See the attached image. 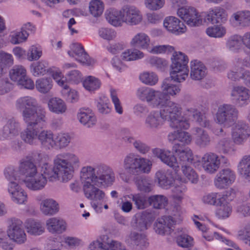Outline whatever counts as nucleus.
I'll use <instances>...</instances> for the list:
<instances>
[{
	"mask_svg": "<svg viewBox=\"0 0 250 250\" xmlns=\"http://www.w3.org/2000/svg\"><path fill=\"white\" fill-rule=\"evenodd\" d=\"M80 178L85 197L91 200L90 204L94 210L101 213L107 198L105 192L99 188L108 187L113 184L115 181L113 169L104 164L94 167L87 166L81 168Z\"/></svg>",
	"mask_w": 250,
	"mask_h": 250,
	"instance_id": "obj_1",
	"label": "nucleus"
},
{
	"mask_svg": "<svg viewBox=\"0 0 250 250\" xmlns=\"http://www.w3.org/2000/svg\"><path fill=\"white\" fill-rule=\"evenodd\" d=\"M54 167L49 162L40 165V174L46 180L52 181L58 177L63 182L72 179L75 170L81 165L79 156L73 152H64L56 156L54 159Z\"/></svg>",
	"mask_w": 250,
	"mask_h": 250,
	"instance_id": "obj_2",
	"label": "nucleus"
},
{
	"mask_svg": "<svg viewBox=\"0 0 250 250\" xmlns=\"http://www.w3.org/2000/svg\"><path fill=\"white\" fill-rule=\"evenodd\" d=\"M178 107L171 104L159 110H152L146 116L144 125L150 131H156L162 127L166 121H168L169 126L174 129L181 125V123L177 120Z\"/></svg>",
	"mask_w": 250,
	"mask_h": 250,
	"instance_id": "obj_3",
	"label": "nucleus"
},
{
	"mask_svg": "<svg viewBox=\"0 0 250 250\" xmlns=\"http://www.w3.org/2000/svg\"><path fill=\"white\" fill-rule=\"evenodd\" d=\"M19 170L24 176L23 181L26 187L32 191H39L44 188L47 180L38 171L36 165L28 158L21 160L19 163Z\"/></svg>",
	"mask_w": 250,
	"mask_h": 250,
	"instance_id": "obj_4",
	"label": "nucleus"
},
{
	"mask_svg": "<svg viewBox=\"0 0 250 250\" xmlns=\"http://www.w3.org/2000/svg\"><path fill=\"white\" fill-rule=\"evenodd\" d=\"M239 115V110L235 105L225 104L218 107L214 121L216 124L224 127H229L236 122Z\"/></svg>",
	"mask_w": 250,
	"mask_h": 250,
	"instance_id": "obj_5",
	"label": "nucleus"
},
{
	"mask_svg": "<svg viewBox=\"0 0 250 250\" xmlns=\"http://www.w3.org/2000/svg\"><path fill=\"white\" fill-rule=\"evenodd\" d=\"M173 58L171 66L170 78L174 82H183L186 80L188 75V57L184 54L179 52L176 53L173 56Z\"/></svg>",
	"mask_w": 250,
	"mask_h": 250,
	"instance_id": "obj_6",
	"label": "nucleus"
},
{
	"mask_svg": "<svg viewBox=\"0 0 250 250\" xmlns=\"http://www.w3.org/2000/svg\"><path fill=\"white\" fill-rule=\"evenodd\" d=\"M244 66L250 67V60L236 58L231 70L228 73V77L233 81H239L241 79L243 83L250 88V70H244Z\"/></svg>",
	"mask_w": 250,
	"mask_h": 250,
	"instance_id": "obj_7",
	"label": "nucleus"
},
{
	"mask_svg": "<svg viewBox=\"0 0 250 250\" xmlns=\"http://www.w3.org/2000/svg\"><path fill=\"white\" fill-rule=\"evenodd\" d=\"M6 233L10 240L17 245H23L27 240L22 222L20 219L12 218L10 220Z\"/></svg>",
	"mask_w": 250,
	"mask_h": 250,
	"instance_id": "obj_8",
	"label": "nucleus"
},
{
	"mask_svg": "<svg viewBox=\"0 0 250 250\" xmlns=\"http://www.w3.org/2000/svg\"><path fill=\"white\" fill-rule=\"evenodd\" d=\"M177 15L190 27H198L203 23V19L198 10L194 7L185 5L177 9Z\"/></svg>",
	"mask_w": 250,
	"mask_h": 250,
	"instance_id": "obj_9",
	"label": "nucleus"
},
{
	"mask_svg": "<svg viewBox=\"0 0 250 250\" xmlns=\"http://www.w3.org/2000/svg\"><path fill=\"white\" fill-rule=\"evenodd\" d=\"M236 178L235 171L229 168L221 169L215 175L213 183L216 188L224 189L234 183Z\"/></svg>",
	"mask_w": 250,
	"mask_h": 250,
	"instance_id": "obj_10",
	"label": "nucleus"
},
{
	"mask_svg": "<svg viewBox=\"0 0 250 250\" xmlns=\"http://www.w3.org/2000/svg\"><path fill=\"white\" fill-rule=\"evenodd\" d=\"M231 136L233 143L236 145H242L250 137V127L242 121L233 125Z\"/></svg>",
	"mask_w": 250,
	"mask_h": 250,
	"instance_id": "obj_11",
	"label": "nucleus"
},
{
	"mask_svg": "<svg viewBox=\"0 0 250 250\" xmlns=\"http://www.w3.org/2000/svg\"><path fill=\"white\" fill-rule=\"evenodd\" d=\"M122 22L128 25H138L143 21V15L136 6L131 5L124 6L121 9Z\"/></svg>",
	"mask_w": 250,
	"mask_h": 250,
	"instance_id": "obj_12",
	"label": "nucleus"
},
{
	"mask_svg": "<svg viewBox=\"0 0 250 250\" xmlns=\"http://www.w3.org/2000/svg\"><path fill=\"white\" fill-rule=\"evenodd\" d=\"M21 112L23 120L26 125H37L46 121V111L43 108H31Z\"/></svg>",
	"mask_w": 250,
	"mask_h": 250,
	"instance_id": "obj_13",
	"label": "nucleus"
},
{
	"mask_svg": "<svg viewBox=\"0 0 250 250\" xmlns=\"http://www.w3.org/2000/svg\"><path fill=\"white\" fill-rule=\"evenodd\" d=\"M140 157L139 156L133 153H128L125 156L123 160L124 169L120 168L117 170V173L121 179L124 181L127 180L126 171L133 175L136 174V169Z\"/></svg>",
	"mask_w": 250,
	"mask_h": 250,
	"instance_id": "obj_14",
	"label": "nucleus"
},
{
	"mask_svg": "<svg viewBox=\"0 0 250 250\" xmlns=\"http://www.w3.org/2000/svg\"><path fill=\"white\" fill-rule=\"evenodd\" d=\"M231 102L242 107L250 103V90L243 85L232 87L230 92Z\"/></svg>",
	"mask_w": 250,
	"mask_h": 250,
	"instance_id": "obj_15",
	"label": "nucleus"
},
{
	"mask_svg": "<svg viewBox=\"0 0 250 250\" xmlns=\"http://www.w3.org/2000/svg\"><path fill=\"white\" fill-rule=\"evenodd\" d=\"M201 164L204 170L207 173H215L220 167V158L216 153L207 152L203 155Z\"/></svg>",
	"mask_w": 250,
	"mask_h": 250,
	"instance_id": "obj_16",
	"label": "nucleus"
},
{
	"mask_svg": "<svg viewBox=\"0 0 250 250\" xmlns=\"http://www.w3.org/2000/svg\"><path fill=\"white\" fill-rule=\"evenodd\" d=\"M7 191L11 200L15 203L25 204L27 200V194L18 182H11L7 185Z\"/></svg>",
	"mask_w": 250,
	"mask_h": 250,
	"instance_id": "obj_17",
	"label": "nucleus"
},
{
	"mask_svg": "<svg viewBox=\"0 0 250 250\" xmlns=\"http://www.w3.org/2000/svg\"><path fill=\"white\" fill-rule=\"evenodd\" d=\"M70 49L68 51V55L74 57L77 61L86 65H92L95 63V60L89 57L81 44L72 43L70 45Z\"/></svg>",
	"mask_w": 250,
	"mask_h": 250,
	"instance_id": "obj_18",
	"label": "nucleus"
},
{
	"mask_svg": "<svg viewBox=\"0 0 250 250\" xmlns=\"http://www.w3.org/2000/svg\"><path fill=\"white\" fill-rule=\"evenodd\" d=\"M207 21L212 24L225 23L228 19L227 10L221 6H215L209 8L206 12Z\"/></svg>",
	"mask_w": 250,
	"mask_h": 250,
	"instance_id": "obj_19",
	"label": "nucleus"
},
{
	"mask_svg": "<svg viewBox=\"0 0 250 250\" xmlns=\"http://www.w3.org/2000/svg\"><path fill=\"white\" fill-rule=\"evenodd\" d=\"M21 131L19 122L14 118L8 120L6 124L0 129V140H10L17 136Z\"/></svg>",
	"mask_w": 250,
	"mask_h": 250,
	"instance_id": "obj_20",
	"label": "nucleus"
},
{
	"mask_svg": "<svg viewBox=\"0 0 250 250\" xmlns=\"http://www.w3.org/2000/svg\"><path fill=\"white\" fill-rule=\"evenodd\" d=\"M125 242L129 246L135 247L138 250H143L149 246L146 235L135 231H131L125 237Z\"/></svg>",
	"mask_w": 250,
	"mask_h": 250,
	"instance_id": "obj_21",
	"label": "nucleus"
},
{
	"mask_svg": "<svg viewBox=\"0 0 250 250\" xmlns=\"http://www.w3.org/2000/svg\"><path fill=\"white\" fill-rule=\"evenodd\" d=\"M175 224V221L172 217L163 216L156 220L153 225V229L157 234L168 235L171 233L172 227Z\"/></svg>",
	"mask_w": 250,
	"mask_h": 250,
	"instance_id": "obj_22",
	"label": "nucleus"
},
{
	"mask_svg": "<svg viewBox=\"0 0 250 250\" xmlns=\"http://www.w3.org/2000/svg\"><path fill=\"white\" fill-rule=\"evenodd\" d=\"M152 153L162 162L173 168L175 171L179 170L180 166L177 158L170 151L156 148L152 150Z\"/></svg>",
	"mask_w": 250,
	"mask_h": 250,
	"instance_id": "obj_23",
	"label": "nucleus"
},
{
	"mask_svg": "<svg viewBox=\"0 0 250 250\" xmlns=\"http://www.w3.org/2000/svg\"><path fill=\"white\" fill-rule=\"evenodd\" d=\"M230 25L235 28L246 27L250 25V11L240 10L233 12L229 18Z\"/></svg>",
	"mask_w": 250,
	"mask_h": 250,
	"instance_id": "obj_24",
	"label": "nucleus"
},
{
	"mask_svg": "<svg viewBox=\"0 0 250 250\" xmlns=\"http://www.w3.org/2000/svg\"><path fill=\"white\" fill-rule=\"evenodd\" d=\"M163 25L169 32L178 35L185 33L187 27L180 20L174 16H168L165 18Z\"/></svg>",
	"mask_w": 250,
	"mask_h": 250,
	"instance_id": "obj_25",
	"label": "nucleus"
},
{
	"mask_svg": "<svg viewBox=\"0 0 250 250\" xmlns=\"http://www.w3.org/2000/svg\"><path fill=\"white\" fill-rule=\"evenodd\" d=\"M37 201L40 202V209L45 215H53L59 210V204L52 198L43 199V196L39 195L36 197Z\"/></svg>",
	"mask_w": 250,
	"mask_h": 250,
	"instance_id": "obj_26",
	"label": "nucleus"
},
{
	"mask_svg": "<svg viewBox=\"0 0 250 250\" xmlns=\"http://www.w3.org/2000/svg\"><path fill=\"white\" fill-rule=\"evenodd\" d=\"M171 104H173L178 107V114H177L178 117L177 118V120L179 121L181 123V125L178 127H174V129H184V130H188L190 127V123L189 122V118L190 116L194 117L198 109L196 108L190 107L187 108L184 112V114L182 115V108L181 106L178 104L174 102H170L169 105Z\"/></svg>",
	"mask_w": 250,
	"mask_h": 250,
	"instance_id": "obj_27",
	"label": "nucleus"
},
{
	"mask_svg": "<svg viewBox=\"0 0 250 250\" xmlns=\"http://www.w3.org/2000/svg\"><path fill=\"white\" fill-rule=\"evenodd\" d=\"M172 150L178 156L179 166L194 163L193 154L192 150L189 148L182 149L179 144H175L172 146Z\"/></svg>",
	"mask_w": 250,
	"mask_h": 250,
	"instance_id": "obj_28",
	"label": "nucleus"
},
{
	"mask_svg": "<svg viewBox=\"0 0 250 250\" xmlns=\"http://www.w3.org/2000/svg\"><path fill=\"white\" fill-rule=\"evenodd\" d=\"M47 230L52 234H61L65 231L67 224L66 222L59 217H52L46 221Z\"/></svg>",
	"mask_w": 250,
	"mask_h": 250,
	"instance_id": "obj_29",
	"label": "nucleus"
},
{
	"mask_svg": "<svg viewBox=\"0 0 250 250\" xmlns=\"http://www.w3.org/2000/svg\"><path fill=\"white\" fill-rule=\"evenodd\" d=\"M193 140L196 146L200 148H205L211 143V138L205 130L196 127L192 129Z\"/></svg>",
	"mask_w": 250,
	"mask_h": 250,
	"instance_id": "obj_30",
	"label": "nucleus"
},
{
	"mask_svg": "<svg viewBox=\"0 0 250 250\" xmlns=\"http://www.w3.org/2000/svg\"><path fill=\"white\" fill-rule=\"evenodd\" d=\"M77 118L82 124L87 127H93L97 122L94 113L88 108H80L77 114Z\"/></svg>",
	"mask_w": 250,
	"mask_h": 250,
	"instance_id": "obj_31",
	"label": "nucleus"
},
{
	"mask_svg": "<svg viewBox=\"0 0 250 250\" xmlns=\"http://www.w3.org/2000/svg\"><path fill=\"white\" fill-rule=\"evenodd\" d=\"M207 74L206 67L201 62L196 60L190 62V76L192 80H201L205 77Z\"/></svg>",
	"mask_w": 250,
	"mask_h": 250,
	"instance_id": "obj_32",
	"label": "nucleus"
},
{
	"mask_svg": "<svg viewBox=\"0 0 250 250\" xmlns=\"http://www.w3.org/2000/svg\"><path fill=\"white\" fill-rule=\"evenodd\" d=\"M227 195L220 199L217 202V208L215 210V216L219 219H225L230 216L232 213V207L227 200Z\"/></svg>",
	"mask_w": 250,
	"mask_h": 250,
	"instance_id": "obj_33",
	"label": "nucleus"
},
{
	"mask_svg": "<svg viewBox=\"0 0 250 250\" xmlns=\"http://www.w3.org/2000/svg\"><path fill=\"white\" fill-rule=\"evenodd\" d=\"M40 131L36 125H26V128L21 133V138L26 143L33 144L39 139Z\"/></svg>",
	"mask_w": 250,
	"mask_h": 250,
	"instance_id": "obj_34",
	"label": "nucleus"
},
{
	"mask_svg": "<svg viewBox=\"0 0 250 250\" xmlns=\"http://www.w3.org/2000/svg\"><path fill=\"white\" fill-rule=\"evenodd\" d=\"M150 43V38L147 34L144 32H139L135 34L130 42L131 46L142 49H146L149 46Z\"/></svg>",
	"mask_w": 250,
	"mask_h": 250,
	"instance_id": "obj_35",
	"label": "nucleus"
},
{
	"mask_svg": "<svg viewBox=\"0 0 250 250\" xmlns=\"http://www.w3.org/2000/svg\"><path fill=\"white\" fill-rule=\"evenodd\" d=\"M177 130L170 132L167 136L168 140L171 142L177 140L185 145H189L192 140L191 135L188 132L182 131L183 129H176Z\"/></svg>",
	"mask_w": 250,
	"mask_h": 250,
	"instance_id": "obj_36",
	"label": "nucleus"
},
{
	"mask_svg": "<svg viewBox=\"0 0 250 250\" xmlns=\"http://www.w3.org/2000/svg\"><path fill=\"white\" fill-rule=\"evenodd\" d=\"M155 179L159 185L163 188H168L174 181L172 173L168 171L159 170L155 173Z\"/></svg>",
	"mask_w": 250,
	"mask_h": 250,
	"instance_id": "obj_37",
	"label": "nucleus"
},
{
	"mask_svg": "<svg viewBox=\"0 0 250 250\" xmlns=\"http://www.w3.org/2000/svg\"><path fill=\"white\" fill-rule=\"evenodd\" d=\"M25 228L27 233L32 236H39L44 232L42 224L33 219H28L25 222Z\"/></svg>",
	"mask_w": 250,
	"mask_h": 250,
	"instance_id": "obj_38",
	"label": "nucleus"
},
{
	"mask_svg": "<svg viewBox=\"0 0 250 250\" xmlns=\"http://www.w3.org/2000/svg\"><path fill=\"white\" fill-rule=\"evenodd\" d=\"M38 103L35 98L29 96H26L19 98L16 102L15 106L20 112L26 109L37 107Z\"/></svg>",
	"mask_w": 250,
	"mask_h": 250,
	"instance_id": "obj_39",
	"label": "nucleus"
},
{
	"mask_svg": "<svg viewBox=\"0 0 250 250\" xmlns=\"http://www.w3.org/2000/svg\"><path fill=\"white\" fill-rule=\"evenodd\" d=\"M172 101H169L167 97L162 90H154L153 96L150 103V105L153 107H160L163 108L164 107L169 105Z\"/></svg>",
	"mask_w": 250,
	"mask_h": 250,
	"instance_id": "obj_40",
	"label": "nucleus"
},
{
	"mask_svg": "<svg viewBox=\"0 0 250 250\" xmlns=\"http://www.w3.org/2000/svg\"><path fill=\"white\" fill-rule=\"evenodd\" d=\"M48 107L50 111L57 114H62L67 110L65 103L61 98H51L48 102Z\"/></svg>",
	"mask_w": 250,
	"mask_h": 250,
	"instance_id": "obj_41",
	"label": "nucleus"
},
{
	"mask_svg": "<svg viewBox=\"0 0 250 250\" xmlns=\"http://www.w3.org/2000/svg\"><path fill=\"white\" fill-rule=\"evenodd\" d=\"M105 16L108 22L113 26L117 27L122 25L121 9L119 11L113 8H109L106 10Z\"/></svg>",
	"mask_w": 250,
	"mask_h": 250,
	"instance_id": "obj_42",
	"label": "nucleus"
},
{
	"mask_svg": "<svg viewBox=\"0 0 250 250\" xmlns=\"http://www.w3.org/2000/svg\"><path fill=\"white\" fill-rule=\"evenodd\" d=\"M55 134L50 130H41L39 139L42 145L48 149L55 148Z\"/></svg>",
	"mask_w": 250,
	"mask_h": 250,
	"instance_id": "obj_43",
	"label": "nucleus"
},
{
	"mask_svg": "<svg viewBox=\"0 0 250 250\" xmlns=\"http://www.w3.org/2000/svg\"><path fill=\"white\" fill-rule=\"evenodd\" d=\"M240 175L246 180L250 182V155L244 156L238 165Z\"/></svg>",
	"mask_w": 250,
	"mask_h": 250,
	"instance_id": "obj_44",
	"label": "nucleus"
},
{
	"mask_svg": "<svg viewBox=\"0 0 250 250\" xmlns=\"http://www.w3.org/2000/svg\"><path fill=\"white\" fill-rule=\"evenodd\" d=\"M242 44H243V36L235 34L228 39L226 46L229 51L237 53L241 49Z\"/></svg>",
	"mask_w": 250,
	"mask_h": 250,
	"instance_id": "obj_45",
	"label": "nucleus"
},
{
	"mask_svg": "<svg viewBox=\"0 0 250 250\" xmlns=\"http://www.w3.org/2000/svg\"><path fill=\"white\" fill-rule=\"evenodd\" d=\"M48 67V62L45 60H41L31 65V72L35 77L44 75L49 71Z\"/></svg>",
	"mask_w": 250,
	"mask_h": 250,
	"instance_id": "obj_46",
	"label": "nucleus"
},
{
	"mask_svg": "<svg viewBox=\"0 0 250 250\" xmlns=\"http://www.w3.org/2000/svg\"><path fill=\"white\" fill-rule=\"evenodd\" d=\"M217 147L219 152L224 154L231 155L235 151L234 145L229 137L221 139L217 144Z\"/></svg>",
	"mask_w": 250,
	"mask_h": 250,
	"instance_id": "obj_47",
	"label": "nucleus"
},
{
	"mask_svg": "<svg viewBox=\"0 0 250 250\" xmlns=\"http://www.w3.org/2000/svg\"><path fill=\"white\" fill-rule=\"evenodd\" d=\"M161 89L169 99L170 96L176 95L181 90L179 85L171 83L169 79H166L162 82Z\"/></svg>",
	"mask_w": 250,
	"mask_h": 250,
	"instance_id": "obj_48",
	"label": "nucleus"
},
{
	"mask_svg": "<svg viewBox=\"0 0 250 250\" xmlns=\"http://www.w3.org/2000/svg\"><path fill=\"white\" fill-rule=\"evenodd\" d=\"M121 57L125 61H134L143 58L144 54L136 48L127 49L122 53Z\"/></svg>",
	"mask_w": 250,
	"mask_h": 250,
	"instance_id": "obj_49",
	"label": "nucleus"
},
{
	"mask_svg": "<svg viewBox=\"0 0 250 250\" xmlns=\"http://www.w3.org/2000/svg\"><path fill=\"white\" fill-rule=\"evenodd\" d=\"M35 86L40 93H47L52 88L53 82L50 78H39L36 80Z\"/></svg>",
	"mask_w": 250,
	"mask_h": 250,
	"instance_id": "obj_50",
	"label": "nucleus"
},
{
	"mask_svg": "<svg viewBox=\"0 0 250 250\" xmlns=\"http://www.w3.org/2000/svg\"><path fill=\"white\" fill-rule=\"evenodd\" d=\"M206 33L210 37L221 38L225 36L227 29L222 25H213L208 27Z\"/></svg>",
	"mask_w": 250,
	"mask_h": 250,
	"instance_id": "obj_51",
	"label": "nucleus"
},
{
	"mask_svg": "<svg viewBox=\"0 0 250 250\" xmlns=\"http://www.w3.org/2000/svg\"><path fill=\"white\" fill-rule=\"evenodd\" d=\"M83 85L86 90L94 92L100 88L101 82L98 79L89 76L84 78L83 81Z\"/></svg>",
	"mask_w": 250,
	"mask_h": 250,
	"instance_id": "obj_52",
	"label": "nucleus"
},
{
	"mask_svg": "<svg viewBox=\"0 0 250 250\" xmlns=\"http://www.w3.org/2000/svg\"><path fill=\"white\" fill-rule=\"evenodd\" d=\"M55 148L63 149L67 147L70 142V136L67 133L59 132L55 134Z\"/></svg>",
	"mask_w": 250,
	"mask_h": 250,
	"instance_id": "obj_53",
	"label": "nucleus"
},
{
	"mask_svg": "<svg viewBox=\"0 0 250 250\" xmlns=\"http://www.w3.org/2000/svg\"><path fill=\"white\" fill-rule=\"evenodd\" d=\"M128 197L132 200L138 209H143L146 208L147 199L145 195L142 193H135L131 194L128 195Z\"/></svg>",
	"mask_w": 250,
	"mask_h": 250,
	"instance_id": "obj_54",
	"label": "nucleus"
},
{
	"mask_svg": "<svg viewBox=\"0 0 250 250\" xmlns=\"http://www.w3.org/2000/svg\"><path fill=\"white\" fill-rule=\"evenodd\" d=\"M154 89L149 87H142L138 89L136 95L141 100L147 102L150 104Z\"/></svg>",
	"mask_w": 250,
	"mask_h": 250,
	"instance_id": "obj_55",
	"label": "nucleus"
},
{
	"mask_svg": "<svg viewBox=\"0 0 250 250\" xmlns=\"http://www.w3.org/2000/svg\"><path fill=\"white\" fill-rule=\"evenodd\" d=\"M28 37V34L25 32L20 30H15L12 32L9 35L10 42L13 44H18L25 42Z\"/></svg>",
	"mask_w": 250,
	"mask_h": 250,
	"instance_id": "obj_56",
	"label": "nucleus"
},
{
	"mask_svg": "<svg viewBox=\"0 0 250 250\" xmlns=\"http://www.w3.org/2000/svg\"><path fill=\"white\" fill-rule=\"evenodd\" d=\"M226 195L218 192H211L204 195L202 198V202L206 205L215 206L217 202H220V199L224 197Z\"/></svg>",
	"mask_w": 250,
	"mask_h": 250,
	"instance_id": "obj_57",
	"label": "nucleus"
},
{
	"mask_svg": "<svg viewBox=\"0 0 250 250\" xmlns=\"http://www.w3.org/2000/svg\"><path fill=\"white\" fill-rule=\"evenodd\" d=\"M26 75V70L22 65H15L11 69L9 76L11 80L18 83L21 78Z\"/></svg>",
	"mask_w": 250,
	"mask_h": 250,
	"instance_id": "obj_58",
	"label": "nucleus"
},
{
	"mask_svg": "<svg viewBox=\"0 0 250 250\" xmlns=\"http://www.w3.org/2000/svg\"><path fill=\"white\" fill-rule=\"evenodd\" d=\"M182 171L185 177V182H190L191 183H197L198 176L195 171L190 166L184 165L182 166Z\"/></svg>",
	"mask_w": 250,
	"mask_h": 250,
	"instance_id": "obj_59",
	"label": "nucleus"
},
{
	"mask_svg": "<svg viewBox=\"0 0 250 250\" xmlns=\"http://www.w3.org/2000/svg\"><path fill=\"white\" fill-rule=\"evenodd\" d=\"M91 14L95 17L100 16L103 13L104 5L101 0H92L89 4Z\"/></svg>",
	"mask_w": 250,
	"mask_h": 250,
	"instance_id": "obj_60",
	"label": "nucleus"
},
{
	"mask_svg": "<svg viewBox=\"0 0 250 250\" xmlns=\"http://www.w3.org/2000/svg\"><path fill=\"white\" fill-rule=\"evenodd\" d=\"M139 78L143 83L151 86L155 85L158 81L157 75L153 72H144L140 75Z\"/></svg>",
	"mask_w": 250,
	"mask_h": 250,
	"instance_id": "obj_61",
	"label": "nucleus"
},
{
	"mask_svg": "<svg viewBox=\"0 0 250 250\" xmlns=\"http://www.w3.org/2000/svg\"><path fill=\"white\" fill-rule=\"evenodd\" d=\"M97 109L101 114H108L111 111V107L108 99L105 97H100L97 102Z\"/></svg>",
	"mask_w": 250,
	"mask_h": 250,
	"instance_id": "obj_62",
	"label": "nucleus"
},
{
	"mask_svg": "<svg viewBox=\"0 0 250 250\" xmlns=\"http://www.w3.org/2000/svg\"><path fill=\"white\" fill-rule=\"evenodd\" d=\"M42 56V49L39 45H31L26 54L27 59L30 62L39 60Z\"/></svg>",
	"mask_w": 250,
	"mask_h": 250,
	"instance_id": "obj_63",
	"label": "nucleus"
},
{
	"mask_svg": "<svg viewBox=\"0 0 250 250\" xmlns=\"http://www.w3.org/2000/svg\"><path fill=\"white\" fill-rule=\"evenodd\" d=\"M186 190V188L184 185H176L172 189L171 197L173 201L178 203H180L184 198Z\"/></svg>",
	"mask_w": 250,
	"mask_h": 250,
	"instance_id": "obj_64",
	"label": "nucleus"
}]
</instances>
